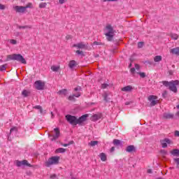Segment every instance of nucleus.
<instances>
[{"label":"nucleus","mask_w":179,"mask_h":179,"mask_svg":"<svg viewBox=\"0 0 179 179\" xmlns=\"http://www.w3.org/2000/svg\"><path fill=\"white\" fill-rule=\"evenodd\" d=\"M164 153L166 155V154L167 153V152H166V151H164Z\"/></svg>","instance_id":"obj_60"},{"label":"nucleus","mask_w":179,"mask_h":179,"mask_svg":"<svg viewBox=\"0 0 179 179\" xmlns=\"http://www.w3.org/2000/svg\"><path fill=\"white\" fill-rule=\"evenodd\" d=\"M135 68H131V69H130V72H131V73H135Z\"/></svg>","instance_id":"obj_51"},{"label":"nucleus","mask_w":179,"mask_h":179,"mask_svg":"<svg viewBox=\"0 0 179 179\" xmlns=\"http://www.w3.org/2000/svg\"><path fill=\"white\" fill-rule=\"evenodd\" d=\"M10 44H13V45L17 44V41L16 40H15V39H10Z\"/></svg>","instance_id":"obj_39"},{"label":"nucleus","mask_w":179,"mask_h":179,"mask_svg":"<svg viewBox=\"0 0 179 179\" xmlns=\"http://www.w3.org/2000/svg\"><path fill=\"white\" fill-rule=\"evenodd\" d=\"M34 108H36V110H39L41 113H43V108H41V106H36L34 107Z\"/></svg>","instance_id":"obj_31"},{"label":"nucleus","mask_w":179,"mask_h":179,"mask_svg":"<svg viewBox=\"0 0 179 179\" xmlns=\"http://www.w3.org/2000/svg\"><path fill=\"white\" fill-rule=\"evenodd\" d=\"M41 1H44V0H41Z\"/></svg>","instance_id":"obj_64"},{"label":"nucleus","mask_w":179,"mask_h":179,"mask_svg":"<svg viewBox=\"0 0 179 179\" xmlns=\"http://www.w3.org/2000/svg\"><path fill=\"white\" fill-rule=\"evenodd\" d=\"M22 94L23 97H29V96L30 95V91L24 90L22 92Z\"/></svg>","instance_id":"obj_21"},{"label":"nucleus","mask_w":179,"mask_h":179,"mask_svg":"<svg viewBox=\"0 0 179 179\" xmlns=\"http://www.w3.org/2000/svg\"><path fill=\"white\" fill-rule=\"evenodd\" d=\"M66 40H69V38H71V36H69V35L66 36Z\"/></svg>","instance_id":"obj_56"},{"label":"nucleus","mask_w":179,"mask_h":179,"mask_svg":"<svg viewBox=\"0 0 179 179\" xmlns=\"http://www.w3.org/2000/svg\"><path fill=\"white\" fill-rule=\"evenodd\" d=\"M170 52L171 54H173L174 55H179V48H175L170 50Z\"/></svg>","instance_id":"obj_17"},{"label":"nucleus","mask_w":179,"mask_h":179,"mask_svg":"<svg viewBox=\"0 0 179 179\" xmlns=\"http://www.w3.org/2000/svg\"><path fill=\"white\" fill-rule=\"evenodd\" d=\"M107 94H103V100L105 101H108V100H107Z\"/></svg>","instance_id":"obj_50"},{"label":"nucleus","mask_w":179,"mask_h":179,"mask_svg":"<svg viewBox=\"0 0 179 179\" xmlns=\"http://www.w3.org/2000/svg\"><path fill=\"white\" fill-rule=\"evenodd\" d=\"M162 57L160 55H157L154 57L155 62H160V61H162Z\"/></svg>","instance_id":"obj_23"},{"label":"nucleus","mask_w":179,"mask_h":179,"mask_svg":"<svg viewBox=\"0 0 179 179\" xmlns=\"http://www.w3.org/2000/svg\"><path fill=\"white\" fill-rule=\"evenodd\" d=\"M135 150V146L134 145H129L126 148V152L128 153H131V152H134Z\"/></svg>","instance_id":"obj_19"},{"label":"nucleus","mask_w":179,"mask_h":179,"mask_svg":"<svg viewBox=\"0 0 179 179\" xmlns=\"http://www.w3.org/2000/svg\"><path fill=\"white\" fill-rule=\"evenodd\" d=\"M52 117H54V113H52V112L50 113Z\"/></svg>","instance_id":"obj_58"},{"label":"nucleus","mask_w":179,"mask_h":179,"mask_svg":"<svg viewBox=\"0 0 179 179\" xmlns=\"http://www.w3.org/2000/svg\"><path fill=\"white\" fill-rule=\"evenodd\" d=\"M59 94H64V96H66L68 94V91L66 89H63L60 91H59Z\"/></svg>","instance_id":"obj_26"},{"label":"nucleus","mask_w":179,"mask_h":179,"mask_svg":"<svg viewBox=\"0 0 179 179\" xmlns=\"http://www.w3.org/2000/svg\"><path fill=\"white\" fill-rule=\"evenodd\" d=\"M13 131L17 132V128H16V127L11 128L10 130V134H12V132H13Z\"/></svg>","instance_id":"obj_41"},{"label":"nucleus","mask_w":179,"mask_h":179,"mask_svg":"<svg viewBox=\"0 0 179 179\" xmlns=\"http://www.w3.org/2000/svg\"><path fill=\"white\" fill-rule=\"evenodd\" d=\"M138 75H140L141 78H146V74L145 73L138 72Z\"/></svg>","instance_id":"obj_38"},{"label":"nucleus","mask_w":179,"mask_h":179,"mask_svg":"<svg viewBox=\"0 0 179 179\" xmlns=\"http://www.w3.org/2000/svg\"><path fill=\"white\" fill-rule=\"evenodd\" d=\"M108 84L103 83L101 85V89H107Z\"/></svg>","instance_id":"obj_44"},{"label":"nucleus","mask_w":179,"mask_h":179,"mask_svg":"<svg viewBox=\"0 0 179 179\" xmlns=\"http://www.w3.org/2000/svg\"><path fill=\"white\" fill-rule=\"evenodd\" d=\"M163 118L164 120H172V118H174V114L171 113H165L163 115Z\"/></svg>","instance_id":"obj_11"},{"label":"nucleus","mask_w":179,"mask_h":179,"mask_svg":"<svg viewBox=\"0 0 179 179\" xmlns=\"http://www.w3.org/2000/svg\"><path fill=\"white\" fill-rule=\"evenodd\" d=\"M50 178H51V179H57V175H55V174L51 175V176H50Z\"/></svg>","instance_id":"obj_48"},{"label":"nucleus","mask_w":179,"mask_h":179,"mask_svg":"<svg viewBox=\"0 0 179 179\" xmlns=\"http://www.w3.org/2000/svg\"><path fill=\"white\" fill-rule=\"evenodd\" d=\"M47 6V3H39V8L41 9H43V8H45Z\"/></svg>","instance_id":"obj_34"},{"label":"nucleus","mask_w":179,"mask_h":179,"mask_svg":"<svg viewBox=\"0 0 179 179\" xmlns=\"http://www.w3.org/2000/svg\"><path fill=\"white\" fill-rule=\"evenodd\" d=\"M126 106H129V102H126Z\"/></svg>","instance_id":"obj_57"},{"label":"nucleus","mask_w":179,"mask_h":179,"mask_svg":"<svg viewBox=\"0 0 179 179\" xmlns=\"http://www.w3.org/2000/svg\"><path fill=\"white\" fill-rule=\"evenodd\" d=\"M55 152V153H65L66 152V149L59 148H57Z\"/></svg>","instance_id":"obj_22"},{"label":"nucleus","mask_w":179,"mask_h":179,"mask_svg":"<svg viewBox=\"0 0 179 179\" xmlns=\"http://www.w3.org/2000/svg\"><path fill=\"white\" fill-rule=\"evenodd\" d=\"M6 9V6L0 3V10H5Z\"/></svg>","instance_id":"obj_36"},{"label":"nucleus","mask_w":179,"mask_h":179,"mask_svg":"<svg viewBox=\"0 0 179 179\" xmlns=\"http://www.w3.org/2000/svg\"><path fill=\"white\" fill-rule=\"evenodd\" d=\"M79 87H76L75 89H74V90H75V92H79Z\"/></svg>","instance_id":"obj_54"},{"label":"nucleus","mask_w":179,"mask_h":179,"mask_svg":"<svg viewBox=\"0 0 179 179\" xmlns=\"http://www.w3.org/2000/svg\"><path fill=\"white\" fill-rule=\"evenodd\" d=\"M138 48H142V47H143V42H138Z\"/></svg>","instance_id":"obj_43"},{"label":"nucleus","mask_w":179,"mask_h":179,"mask_svg":"<svg viewBox=\"0 0 179 179\" xmlns=\"http://www.w3.org/2000/svg\"><path fill=\"white\" fill-rule=\"evenodd\" d=\"M113 143L114 145H116L117 146H118V145H121V141L115 139L113 140Z\"/></svg>","instance_id":"obj_32"},{"label":"nucleus","mask_w":179,"mask_h":179,"mask_svg":"<svg viewBox=\"0 0 179 179\" xmlns=\"http://www.w3.org/2000/svg\"><path fill=\"white\" fill-rule=\"evenodd\" d=\"M114 34H115V30H114L113 26L111 24L106 25L105 28V36L108 41H113Z\"/></svg>","instance_id":"obj_3"},{"label":"nucleus","mask_w":179,"mask_h":179,"mask_svg":"<svg viewBox=\"0 0 179 179\" xmlns=\"http://www.w3.org/2000/svg\"><path fill=\"white\" fill-rule=\"evenodd\" d=\"M157 99V96L155 95H150L148 96V100L149 101H150L151 106H156V104H157V101H156Z\"/></svg>","instance_id":"obj_9"},{"label":"nucleus","mask_w":179,"mask_h":179,"mask_svg":"<svg viewBox=\"0 0 179 179\" xmlns=\"http://www.w3.org/2000/svg\"><path fill=\"white\" fill-rule=\"evenodd\" d=\"M173 162H176L177 169H179V158L173 159Z\"/></svg>","instance_id":"obj_33"},{"label":"nucleus","mask_w":179,"mask_h":179,"mask_svg":"<svg viewBox=\"0 0 179 179\" xmlns=\"http://www.w3.org/2000/svg\"><path fill=\"white\" fill-rule=\"evenodd\" d=\"M65 117L66 121L69 122V123L71 125H80L81 124H83L85 121H86L87 117H89V115H83L79 118L76 117V116H72L71 115H66Z\"/></svg>","instance_id":"obj_1"},{"label":"nucleus","mask_w":179,"mask_h":179,"mask_svg":"<svg viewBox=\"0 0 179 179\" xmlns=\"http://www.w3.org/2000/svg\"><path fill=\"white\" fill-rule=\"evenodd\" d=\"M59 66H52L51 69L53 71V72H58L59 71Z\"/></svg>","instance_id":"obj_25"},{"label":"nucleus","mask_w":179,"mask_h":179,"mask_svg":"<svg viewBox=\"0 0 179 179\" xmlns=\"http://www.w3.org/2000/svg\"><path fill=\"white\" fill-rule=\"evenodd\" d=\"M160 143L162 148H167V145H173V141L170 138H164L160 141Z\"/></svg>","instance_id":"obj_8"},{"label":"nucleus","mask_w":179,"mask_h":179,"mask_svg":"<svg viewBox=\"0 0 179 179\" xmlns=\"http://www.w3.org/2000/svg\"><path fill=\"white\" fill-rule=\"evenodd\" d=\"M177 107H178V108H179V105Z\"/></svg>","instance_id":"obj_63"},{"label":"nucleus","mask_w":179,"mask_h":179,"mask_svg":"<svg viewBox=\"0 0 179 179\" xmlns=\"http://www.w3.org/2000/svg\"><path fill=\"white\" fill-rule=\"evenodd\" d=\"M78 64H76V62L75 60H71L69 63V66L70 69H73L75 66H76Z\"/></svg>","instance_id":"obj_16"},{"label":"nucleus","mask_w":179,"mask_h":179,"mask_svg":"<svg viewBox=\"0 0 179 179\" xmlns=\"http://www.w3.org/2000/svg\"><path fill=\"white\" fill-rule=\"evenodd\" d=\"M135 69H136L137 71H139V69H141V66H139V64H135Z\"/></svg>","instance_id":"obj_46"},{"label":"nucleus","mask_w":179,"mask_h":179,"mask_svg":"<svg viewBox=\"0 0 179 179\" xmlns=\"http://www.w3.org/2000/svg\"><path fill=\"white\" fill-rule=\"evenodd\" d=\"M45 83L41 80H38L35 82V87L37 90H43Z\"/></svg>","instance_id":"obj_7"},{"label":"nucleus","mask_w":179,"mask_h":179,"mask_svg":"<svg viewBox=\"0 0 179 179\" xmlns=\"http://www.w3.org/2000/svg\"><path fill=\"white\" fill-rule=\"evenodd\" d=\"M162 96L164 99L167 97V91H164L162 94Z\"/></svg>","instance_id":"obj_47"},{"label":"nucleus","mask_w":179,"mask_h":179,"mask_svg":"<svg viewBox=\"0 0 179 179\" xmlns=\"http://www.w3.org/2000/svg\"><path fill=\"white\" fill-rule=\"evenodd\" d=\"M55 131V135H49V136H52V141H57V139H58L59 138V135H60V131H59V129L58 128H55L54 129Z\"/></svg>","instance_id":"obj_10"},{"label":"nucleus","mask_w":179,"mask_h":179,"mask_svg":"<svg viewBox=\"0 0 179 179\" xmlns=\"http://www.w3.org/2000/svg\"><path fill=\"white\" fill-rule=\"evenodd\" d=\"M162 85H164V86H166V87H169L171 92H173V93H177L178 92L177 87L179 85L178 80H172L171 82L162 81Z\"/></svg>","instance_id":"obj_2"},{"label":"nucleus","mask_w":179,"mask_h":179,"mask_svg":"<svg viewBox=\"0 0 179 179\" xmlns=\"http://www.w3.org/2000/svg\"><path fill=\"white\" fill-rule=\"evenodd\" d=\"M170 37L173 38V40H178V36L176 34H171Z\"/></svg>","instance_id":"obj_29"},{"label":"nucleus","mask_w":179,"mask_h":179,"mask_svg":"<svg viewBox=\"0 0 179 179\" xmlns=\"http://www.w3.org/2000/svg\"><path fill=\"white\" fill-rule=\"evenodd\" d=\"M73 47H76L77 48H80V49H85V48H87V43L85 44V43L83 42H80L79 43H77L76 45H73Z\"/></svg>","instance_id":"obj_12"},{"label":"nucleus","mask_w":179,"mask_h":179,"mask_svg":"<svg viewBox=\"0 0 179 179\" xmlns=\"http://www.w3.org/2000/svg\"><path fill=\"white\" fill-rule=\"evenodd\" d=\"M94 45H103V44L101 42L94 41L93 43Z\"/></svg>","instance_id":"obj_42"},{"label":"nucleus","mask_w":179,"mask_h":179,"mask_svg":"<svg viewBox=\"0 0 179 179\" xmlns=\"http://www.w3.org/2000/svg\"><path fill=\"white\" fill-rule=\"evenodd\" d=\"M134 90V87L131 85H127L121 89L122 92H132Z\"/></svg>","instance_id":"obj_14"},{"label":"nucleus","mask_w":179,"mask_h":179,"mask_svg":"<svg viewBox=\"0 0 179 179\" xmlns=\"http://www.w3.org/2000/svg\"><path fill=\"white\" fill-rule=\"evenodd\" d=\"M14 61H17V62H21V64H27L24 57L20 54H14Z\"/></svg>","instance_id":"obj_6"},{"label":"nucleus","mask_w":179,"mask_h":179,"mask_svg":"<svg viewBox=\"0 0 179 179\" xmlns=\"http://www.w3.org/2000/svg\"><path fill=\"white\" fill-rule=\"evenodd\" d=\"M17 167H20V166H23V161H17Z\"/></svg>","instance_id":"obj_40"},{"label":"nucleus","mask_w":179,"mask_h":179,"mask_svg":"<svg viewBox=\"0 0 179 179\" xmlns=\"http://www.w3.org/2000/svg\"><path fill=\"white\" fill-rule=\"evenodd\" d=\"M114 150H115V148L112 147L111 149H110V151H111V152H114Z\"/></svg>","instance_id":"obj_55"},{"label":"nucleus","mask_w":179,"mask_h":179,"mask_svg":"<svg viewBox=\"0 0 179 179\" xmlns=\"http://www.w3.org/2000/svg\"><path fill=\"white\" fill-rule=\"evenodd\" d=\"M60 157L58 156L51 157L45 162L46 167H51L54 164H58L59 163Z\"/></svg>","instance_id":"obj_4"},{"label":"nucleus","mask_w":179,"mask_h":179,"mask_svg":"<svg viewBox=\"0 0 179 179\" xmlns=\"http://www.w3.org/2000/svg\"><path fill=\"white\" fill-rule=\"evenodd\" d=\"M66 1V0H59V3L62 5V3H65Z\"/></svg>","instance_id":"obj_49"},{"label":"nucleus","mask_w":179,"mask_h":179,"mask_svg":"<svg viewBox=\"0 0 179 179\" xmlns=\"http://www.w3.org/2000/svg\"><path fill=\"white\" fill-rule=\"evenodd\" d=\"M0 62H2V59H0Z\"/></svg>","instance_id":"obj_62"},{"label":"nucleus","mask_w":179,"mask_h":179,"mask_svg":"<svg viewBox=\"0 0 179 179\" xmlns=\"http://www.w3.org/2000/svg\"><path fill=\"white\" fill-rule=\"evenodd\" d=\"M75 97H80V94L71 95L68 97V100L70 101H75Z\"/></svg>","instance_id":"obj_15"},{"label":"nucleus","mask_w":179,"mask_h":179,"mask_svg":"<svg viewBox=\"0 0 179 179\" xmlns=\"http://www.w3.org/2000/svg\"><path fill=\"white\" fill-rule=\"evenodd\" d=\"M0 71H6V64L1 65L0 66Z\"/></svg>","instance_id":"obj_37"},{"label":"nucleus","mask_w":179,"mask_h":179,"mask_svg":"<svg viewBox=\"0 0 179 179\" xmlns=\"http://www.w3.org/2000/svg\"><path fill=\"white\" fill-rule=\"evenodd\" d=\"M73 143H74L73 141H71L69 143H65V144L61 143V145H62V146L66 148V146H71V145H73Z\"/></svg>","instance_id":"obj_27"},{"label":"nucleus","mask_w":179,"mask_h":179,"mask_svg":"<svg viewBox=\"0 0 179 179\" xmlns=\"http://www.w3.org/2000/svg\"><path fill=\"white\" fill-rule=\"evenodd\" d=\"M149 174H152V169H148L147 171Z\"/></svg>","instance_id":"obj_53"},{"label":"nucleus","mask_w":179,"mask_h":179,"mask_svg":"<svg viewBox=\"0 0 179 179\" xmlns=\"http://www.w3.org/2000/svg\"><path fill=\"white\" fill-rule=\"evenodd\" d=\"M76 54H78V55H83V51L76 50Z\"/></svg>","instance_id":"obj_45"},{"label":"nucleus","mask_w":179,"mask_h":179,"mask_svg":"<svg viewBox=\"0 0 179 179\" xmlns=\"http://www.w3.org/2000/svg\"><path fill=\"white\" fill-rule=\"evenodd\" d=\"M29 8H33V3H28L25 6H15L13 7V9L17 13H24V12H26V9Z\"/></svg>","instance_id":"obj_5"},{"label":"nucleus","mask_w":179,"mask_h":179,"mask_svg":"<svg viewBox=\"0 0 179 179\" xmlns=\"http://www.w3.org/2000/svg\"><path fill=\"white\" fill-rule=\"evenodd\" d=\"M101 117H103L101 113H97V114L92 115L91 117V120H92V121H94V122L99 121V120H100L101 118Z\"/></svg>","instance_id":"obj_13"},{"label":"nucleus","mask_w":179,"mask_h":179,"mask_svg":"<svg viewBox=\"0 0 179 179\" xmlns=\"http://www.w3.org/2000/svg\"><path fill=\"white\" fill-rule=\"evenodd\" d=\"M100 157H101V160L102 162H106V160H107V156L104 153H101L100 154Z\"/></svg>","instance_id":"obj_24"},{"label":"nucleus","mask_w":179,"mask_h":179,"mask_svg":"<svg viewBox=\"0 0 179 179\" xmlns=\"http://www.w3.org/2000/svg\"><path fill=\"white\" fill-rule=\"evenodd\" d=\"M8 61H15V54L8 55L6 59V62Z\"/></svg>","instance_id":"obj_20"},{"label":"nucleus","mask_w":179,"mask_h":179,"mask_svg":"<svg viewBox=\"0 0 179 179\" xmlns=\"http://www.w3.org/2000/svg\"><path fill=\"white\" fill-rule=\"evenodd\" d=\"M171 155L172 156H176V157H179V150L178 149H174L171 151Z\"/></svg>","instance_id":"obj_18"},{"label":"nucleus","mask_w":179,"mask_h":179,"mask_svg":"<svg viewBox=\"0 0 179 179\" xmlns=\"http://www.w3.org/2000/svg\"><path fill=\"white\" fill-rule=\"evenodd\" d=\"M99 141H91L89 143L90 146H96V145H98Z\"/></svg>","instance_id":"obj_30"},{"label":"nucleus","mask_w":179,"mask_h":179,"mask_svg":"<svg viewBox=\"0 0 179 179\" xmlns=\"http://www.w3.org/2000/svg\"><path fill=\"white\" fill-rule=\"evenodd\" d=\"M18 29H31V27L29 26V25H26V26H19Z\"/></svg>","instance_id":"obj_35"},{"label":"nucleus","mask_w":179,"mask_h":179,"mask_svg":"<svg viewBox=\"0 0 179 179\" xmlns=\"http://www.w3.org/2000/svg\"><path fill=\"white\" fill-rule=\"evenodd\" d=\"M129 66V68H131V66H132V64L130 63Z\"/></svg>","instance_id":"obj_59"},{"label":"nucleus","mask_w":179,"mask_h":179,"mask_svg":"<svg viewBox=\"0 0 179 179\" xmlns=\"http://www.w3.org/2000/svg\"><path fill=\"white\" fill-rule=\"evenodd\" d=\"M22 166H27V167H31V164H29V162H27V160H26V159L22 160Z\"/></svg>","instance_id":"obj_28"},{"label":"nucleus","mask_w":179,"mask_h":179,"mask_svg":"<svg viewBox=\"0 0 179 179\" xmlns=\"http://www.w3.org/2000/svg\"><path fill=\"white\" fill-rule=\"evenodd\" d=\"M177 115H178V117H179V112L177 113Z\"/></svg>","instance_id":"obj_61"},{"label":"nucleus","mask_w":179,"mask_h":179,"mask_svg":"<svg viewBox=\"0 0 179 179\" xmlns=\"http://www.w3.org/2000/svg\"><path fill=\"white\" fill-rule=\"evenodd\" d=\"M175 136H179V131H175Z\"/></svg>","instance_id":"obj_52"}]
</instances>
